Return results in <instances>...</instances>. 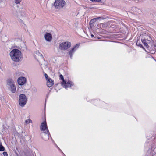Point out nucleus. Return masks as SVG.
Masks as SVG:
<instances>
[{
  "label": "nucleus",
  "instance_id": "4be33fe9",
  "mask_svg": "<svg viewBox=\"0 0 156 156\" xmlns=\"http://www.w3.org/2000/svg\"><path fill=\"white\" fill-rule=\"evenodd\" d=\"M3 154L4 156H8V154L6 152H4L3 153Z\"/></svg>",
  "mask_w": 156,
  "mask_h": 156
},
{
  "label": "nucleus",
  "instance_id": "1a4fd4ad",
  "mask_svg": "<svg viewBox=\"0 0 156 156\" xmlns=\"http://www.w3.org/2000/svg\"><path fill=\"white\" fill-rule=\"evenodd\" d=\"M17 81L18 84L22 85L25 83L26 79L25 77H20L18 78Z\"/></svg>",
  "mask_w": 156,
  "mask_h": 156
},
{
  "label": "nucleus",
  "instance_id": "6e6552de",
  "mask_svg": "<svg viewBox=\"0 0 156 156\" xmlns=\"http://www.w3.org/2000/svg\"><path fill=\"white\" fill-rule=\"evenodd\" d=\"M79 45L76 44L69 51L70 57L71 58H72L73 55L75 51L78 49L79 47Z\"/></svg>",
  "mask_w": 156,
  "mask_h": 156
},
{
  "label": "nucleus",
  "instance_id": "cd10ccee",
  "mask_svg": "<svg viewBox=\"0 0 156 156\" xmlns=\"http://www.w3.org/2000/svg\"><path fill=\"white\" fill-rule=\"evenodd\" d=\"M2 0H0V1H2Z\"/></svg>",
  "mask_w": 156,
  "mask_h": 156
},
{
  "label": "nucleus",
  "instance_id": "bb28decb",
  "mask_svg": "<svg viewBox=\"0 0 156 156\" xmlns=\"http://www.w3.org/2000/svg\"><path fill=\"white\" fill-rule=\"evenodd\" d=\"M40 55H41V57H42V54H41Z\"/></svg>",
  "mask_w": 156,
  "mask_h": 156
},
{
  "label": "nucleus",
  "instance_id": "6ab92c4d",
  "mask_svg": "<svg viewBox=\"0 0 156 156\" xmlns=\"http://www.w3.org/2000/svg\"><path fill=\"white\" fill-rule=\"evenodd\" d=\"M5 150L4 147H0V151H3Z\"/></svg>",
  "mask_w": 156,
  "mask_h": 156
},
{
  "label": "nucleus",
  "instance_id": "dca6fc26",
  "mask_svg": "<svg viewBox=\"0 0 156 156\" xmlns=\"http://www.w3.org/2000/svg\"><path fill=\"white\" fill-rule=\"evenodd\" d=\"M148 50H150V52L151 54H154L156 52L155 50H150V49L149 48H148Z\"/></svg>",
  "mask_w": 156,
  "mask_h": 156
},
{
  "label": "nucleus",
  "instance_id": "423d86ee",
  "mask_svg": "<svg viewBox=\"0 0 156 156\" xmlns=\"http://www.w3.org/2000/svg\"><path fill=\"white\" fill-rule=\"evenodd\" d=\"M71 45L69 42H64L61 43L59 45V48L61 50H65L69 48Z\"/></svg>",
  "mask_w": 156,
  "mask_h": 156
},
{
  "label": "nucleus",
  "instance_id": "7ed1b4c3",
  "mask_svg": "<svg viewBox=\"0 0 156 156\" xmlns=\"http://www.w3.org/2000/svg\"><path fill=\"white\" fill-rule=\"evenodd\" d=\"M19 103L22 107L24 106L27 103V97L24 94H21L19 96Z\"/></svg>",
  "mask_w": 156,
  "mask_h": 156
},
{
  "label": "nucleus",
  "instance_id": "b1692460",
  "mask_svg": "<svg viewBox=\"0 0 156 156\" xmlns=\"http://www.w3.org/2000/svg\"><path fill=\"white\" fill-rule=\"evenodd\" d=\"M138 12L139 13H140V12H141V11L140 9H138Z\"/></svg>",
  "mask_w": 156,
  "mask_h": 156
},
{
  "label": "nucleus",
  "instance_id": "9b49d317",
  "mask_svg": "<svg viewBox=\"0 0 156 156\" xmlns=\"http://www.w3.org/2000/svg\"><path fill=\"white\" fill-rule=\"evenodd\" d=\"M44 37L46 41L50 42L52 40V35L50 33H47L45 34Z\"/></svg>",
  "mask_w": 156,
  "mask_h": 156
},
{
  "label": "nucleus",
  "instance_id": "39448f33",
  "mask_svg": "<svg viewBox=\"0 0 156 156\" xmlns=\"http://www.w3.org/2000/svg\"><path fill=\"white\" fill-rule=\"evenodd\" d=\"M65 2L63 0H55L54 5L56 9L62 8L65 5Z\"/></svg>",
  "mask_w": 156,
  "mask_h": 156
},
{
  "label": "nucleus",
  "instance_id": "a878e982",
  "mask_svg": "<svg viewBox=\"0 0 156 156\" xmlns=\"http://www.w3.org/2000/svg\"><path fill=\"white\" fill-rule=\"evenodd\" d=\"M0 146L1 147V146H2V144H0Z\"/></svg>",
  "mask_w": 156,
  "mask_h": 156
},
{
  "label": "nucleus",
  "instance_id": "9d476101",
  "mask_svg": "<svg viewBox=\"0 0 156 156\" xmlns=\"http://www.w3.org/2000/svg\"><path fill=\"white\" fill-rule=\"evenodd\" d=\"M50 133L49 132L46 133H41V136L42 138L45 140H48L49 138Z\"/></svg>",
  "mask_w": 156,
  "mask_h": 156
},
{
  "label": "nucleus",
  "instance_id": "f3484780",
  "mask_svg": "<svg viewBox=\"0 0 156 156\" xmlns=\"http://www.w3.org/2000/svg\"><path fill=\"white\" fill-rule=\"evenodd\" d=\"M22 0H14V2L15 3L18 4H19L21 1Z\"/></svg>",
  "mask_w": 156,
  "mask_h": 156
},
{
  "label": "nucleus",
  "instance_id": "f8f14e48",
  "mask_svg": "<svg viewBox=\"0 0 156 156\" xmlns=\"http://www.w3.org/2000/svg\"><path fill=\"white\" fill-rule=\"evenodd\" d=\"M54 84V82L51 79L49 78V79L47 80V85L48 87H51Z\"/></svg>",
  "mask_w": 156,
  "mask_h": 156
},
{
  "label": "nucleus",
  "instance_id": "0eeeda50",
  "mask_svg": "<svg viewBox=\"0 0 156 156\" xmlns=\"http://www.w3.org/2000/svg\"><path fill=\"white\" fill-rule=\"evenodd\" d=\"M40 129L41 131V133H46L49 132L46 121L44 122L41 124Z\"/></svg>",
  "mask_w": 156,
  "mask_h": 156
},
{
  "label": "nucleus",
  "instance_id": "f03ea898",
  "mask_svg": "<svg viewBox=\"0 0 156 156\" xmlns=\"http://www.w3.org/2000/svg\"><path fill=\"white\" fill-rule=\"evenodd\" d=\"M7 84L8 88L13 93L16 92V87L14 81L12 79L9 78L7 80Z\"/></svg>",
  "mask_w": 156,
  "mask_h": 156
},
{
  "label": "nucleus",
  "instance_id": "4468645a",
  "mask_svg": "<svg viewBox=\"0 0 156 156\" xmlns=\"http://www.w3.org/2000/svg\"><path fill=\"white\" fill-rule=\"evenodd\" d=\"M150 40H147V42H144V43H143L144 45L148 49L149 48V47L147 44H150Z\"/></svg>",
  "mask_w": 156,
  "mask_h": 156
},
{
  "label": "nucleus",
  "instance_id": "f257e3e1",
  "mask_svg": "<svg viewBox=\"0 0 156 156\" xmlns=\"http://www.w3.org/2000/svg\"><path fill=\"white\" fill-rule=\"evenodd\" d=\"M10 55L12 59L15 62H18L21 58V52L17 49L12 50L10 53Z\"/></svg>",
  "mask_w": 156,
  "mask_h": 156
},
{
  "label": "nucleus",
  "instance_id": "412c9836",
  "mask_svg": "<svg viewBox=\"0 0 156 156\" xmlns=\"http://www.w3.org/2000/svg\"><path fill=\"white\" fill-rule=\"evenodd\" d=\"M44 76L46 80H48V79H49V78H48V76L47 74L45 73L44 74Z\"/></svg>",
  "mask_w": 156,
  "mask_h": 156
},
{
  "label": "nucleus",
  "instance_id": "2eb2a0df",
  "mask_svg": "<svg viewBox=\"0 0 156 156\" xmlns=\"http://www.w3.org/2000/svg\"><path fill=\"white\" fill-rule=\"evenodd\" d=\"M136 44L137 45V46H138L142 48H144L143 47L142 45V44L138 42V41H137L136 42Z\"/></svg>",
  "mask_w": 156,
  "mask_h": 156
},
{
  "label": "nucleus",
  "instance_id": "5701e85b",
  "mask_svg": "<svg viewBox=\"0 0 156 156\" xmlns=\"http://www.w3.org/2000/svg\"><path fill=\"white\" fill-rule=\"evenodd\" d=\"M101 1V0H94V2H100Z\"/></svg>",
  "mask_w": 156,
  "mask_h": 156
},
{
  "label": "nucleus",
  "instance_id": "ddd939ff",
  "mask_svg": "<svg viewBox=\"0 0 156 156\" xmlns=\"http://www.w3.org/2000/svg\"><path fill=\"white\" fill-rule=\"evenodd\" d=\"M99 19H102V17H99L95 18H94L91 20L90 21V23H94V22H95L98 20Z\"/></svg>",
  "mask_w": 156,
  "mask_h": 156
},
{
  "label": "nucleus",
  "instance_id": "a211bd4d",
  "mask_svg": "<svg viewBox=\"0 0 156 156\" xmlns=\"http://www.w3.org/2000/svg\"><path fill=\"white\" fill-rule=\"evenodd\" d=\"M32 122L31 120L30 119H28V120H26L25 121V122L27 124L28 123H30Z\"/></svg>",
  "mask_w": 156,
  "mask_h": 156
},
{
  "label": "nucleus",
  "instance_id": "393cba45",
  "mask_svg": "<svg viewBox=\"0 0 156 156\" xmlns=\"http://www.w3.org/2000/svg\"><path fill=\"white\" fill-rule=\"evenodd\" d=\"M91 36L92 37H94V35L93 34H91Z\"/></svg>",
  "mask_w": 156,
  "mask_h": 156
},
{
  "label": "nucleus",
  "instance_id": "20e7f679",
  "mask_svg": "<svg viewBox=\"0 0 156 156\" xmlns=\"http://www.w3.org/2000/svg\"><path fill=\"white\" fill-rule=\"evenodd\" d=\"M60 79L62 81L61 82L62 85L66 89L67 87H71L73 85V83L71 81H68L66 82L64 79L63 76L61 74L59 76Z\"/></svg>",
  "mask_w": 156,
  "mask_h": 156
},
{
  "label": "nucleus",
  "instance_id": "aec40b11",
  "mask_svg": "<svg viewBox=\"0 0 156 156\" xmlns=\"http://www.w3.org/2000/svg\"><path fill=\"white\" fill-rule=\"evenodd\" d=\"M147 40H146L145 39H141V41L143 43H144V42H147Z\"/></svg>",
  "mask_w": 156,
  "mask_h": 156
}]
</instances>
